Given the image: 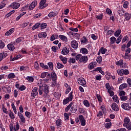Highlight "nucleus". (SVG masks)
I'll return each instance as SVG.
<instances>
[{
    "mask_svg": "<svg viewBox=\"0 0 131 131\" xmlns=\"http://www.w3.org/2000/svg\"><path fill=\"white\" fill-rule=\"evenodd\" d=\"M130 18H131L130 13H128L127 12L125 13V14H124V21H128V20H130Z\"/></svg>",
    "mask_w": 131,
    "mask_h": 131,
    "instance_id": "2eb2a0df",
    "label": "nucleus"
},
{
    "mask_svg": "<svg viewBox=\"0 0 131 131\" xmlns=\"http://www.w3.org/2000/svg\"><path fill=\"white\" fill-rule=\"evenodd\" d=\"M118 75L120 76H123V69L118 70H117Z\"/></svg>",
    "mask_w": 131,
    "mask_h": 131,
    "instance_id": "58836bf2",
    "label": "nucleus"
},
{
    "mask_svg": "<svg viewBox=\"0 0 131 131\" xmlns=\"http://www.w3.org/2000/svg\"><path fill=\"white\" fill-rule=\"evenodd\" d=\"M48 74H50L49 73H48V72H43L41 74V78H45L46 77V76L47 77V75H48Z\"/></svg>",
    "mask_w": 131,
    "mask_h": 131,
    "instance_id": "4d7b16f0",
    "label": "nucleus"
},
{
    "mask_svg": "<svg viewBox=\"0 0 131 131\" xmlns=\"http://www.w3.org/2000/svg\"><path fill=\"white\" fill-rule=\"evenodd\" d=\"M105 77L107 80H109L110 78H111V74L108 73V72H106L105 73Z\"/></svg>",
    "mask_w": 131,
    "mask_h": 131,
    "instance_id": "603ef678",
    "label": "nucleus"
},
{
    "mask_svg": "<svg viewBox=\"0 0 131 131\" xmlns=\"http://www.w3.org/2000/svg\"><path fill=\"white\" fill-rule=\"evenodd\" d=\"M122 63H123V60H120L116 62V65L117 66H120V67H121Z\"/></svg>",
    "mask_w": 131,
    "mask_h": 131,
    "instance_id": "a18cd8bd",
    "label": "nucleus"
},
{
    "mask_svg": "<svg viewBox=\"0 0 131 131\" xmlns=\"http://www.w3.org/2000/svg\"><path fill=\"white\" fill-rule=\"evenodd\" d=\"M57 15H58V13L57 12L52 11L49 13L48 17H49V18H53V17H56Z\"/></svg>",
    "mask_w": 131,
    "mask_h": 131,
    "instance_id": "a211bd4d",
    "label": "nucleus"
},
{
    "mask_svg": "<svg viewBox=\"0 0 131 131\" xmlns=\"http://www.w3.org/2000/svg\"><path fill=\"white\" fill-rule=\"evenodd\" d=\"M51 79L53 81H55V80H57V74H56V73L55 72H52L51 73Z\"/></svg>",
    "mask_w": 131,
    "mask_h": 131,
    "instance_id": "412c9836",
    "label": "nucleus"
},
{
    "mask_svg": "<svg viewBox=\"0 0 131 131\" xmlns=\"http://www.w3.org/2000/svg\"><path fill=\"white\" fill-rule=\"evenodd\" d=\"M40 26V24L39 23H36L35 24L33 27H32V30H35V29H38V28H39V26Z\"/></svg>",
    "mask_w": 131,
    "mask_h": 131,
    "instance_id": "e433bc0d",
    "label": "nucleus"
},
{
    "mask_svg": "<svg viewBox=\"0 0 131 131\" xmlns=\"http://www.w3.org/2000/svg\"><path fill=\"white\" fill-rule=\"evenodd\" d=\"M99 52L104 55L107 52V49L106 48H104V47H101V49L99 50Z\"/></svg>",
    "mask_w": 131,
    "mask_h": 131,
    "instance_id": "2f4dec72",
    "label": "nucleus"
},
{
    "mask_svg": "<svg viewBox=\"0 0 131 131\" xmlns=\"http://www.w3.org/2000/svg\"><path fill=\"white\" fill-rule=\"evenodd\" d=\"M80 53L83 55H88L89 54V50L85 48H82L80 49Z\"/></svg>",
    "mask_w": 131,
    "mask_h": 131,
    "instance_id": "4468645a",
    "label": "nucleus"
},
{
    "mask_svg": "<svg viewBox=\"0 0 131 131\" xmlns=\"http://www.w3.org/2000/svg\"><path fill=\"white\" fill-rule=\"evenodd\" d=\"M2 110L3 111V113H5V114H8L9 113V112H8V110L7 108L5 107V106L3 105L2 107Z\"/></svg>",
    "mask_w": 131,
    "mask_h": 131,
    "instance_id": "13d9d810",
    "label": "nucleus"
},
{
    "mask_svg": "<svg viewBox=\"0 0 131 131\" xmlns=\"http://www.w3.org/2000/svg\"><path fill=\"white\" fill-rule=\"evenodd\" d=\"M104 125V127L108 129V128H110L112 126V123L111 122L105 123Z\"/></svg>",
    "mask_w": 131,
    "mask_h": 131,
    "instance_id": "cd10ccee",
    "label": "nucleus"
},
{
    "mask_svg": "<svg viewBox=\"0 0 131 131\" xmlns=\"http://www.w3.org/2000/svg\"><path fill=\"white\" fill-rule=\"evenodd\" d=\"M9 128H10V131L15 130V127H14V124H13V123H11L9 124Z\"/></svg>",
    "mask_w": 131,
    "mask_h": 131,
    "instance_id": "09e8293b",
    "label": "nucleus"
},
{
    "mask_svg": "<svg viewBox=\"0 0 131 131\" xmlns=\"http://www.w3.org/2000/svg\"><path fill=\"white\" fill-rule=\"evenodd\" d=\"M105 88L106 89V90H107V92L114 89L113 86L110 85V83H105Z\"/></svg>",
    "mask_w": 131,
    "mask_h": 131,
    "instance_id": "5701e85b",
    "label": "nucleus"
},
{
    "mask_svg": "<svg viewBox=\"0 0 131 131\" xmlns=\"http://www.w3.org/2000/svg\"><path fill=\"white\" fill-rule=\"evenodd\" d=\"M20 128V124L18 122L15 123V125L14 126V131H18Z\"/></svg>",
    "mask_w": 131,
    "mask_h": 131,
    "instance_id": "7c9ffc66",
    "label": "nucleus"
},
{
    "mask_svg": "<svg viewBox=\"0 0 131 131\" xmlns=\"http://www.w3.org/2000/svg\"><path fill=\"white\" fill-rule=\"evenodd\" d=\"M15 74L12 73L8 75V78L9 79H13L15 77Z\"/></svg>",
    "mask_w": 131,
    "mask_h": 131,
    "instance_id": "5fc2aeb1",
    "label": "nucleus"
},
{
    "mask_svg": "<svg viewBox=\"0 0 131 131\" xmlns=\"http://www.w3.org/2000/svg\"><path fill=\"white\" fill-rule=\"evenodd\" d=\"M22 40H23V38L19 37L16 39V43H19V42H21Z\"/></svg>",
    "mask_w": 131,
    "mask_h": 131,
    "instance_id": "338daca9",
    "label": "nucleus"
},
{
    "mask_svg": "<svg viewBox=\"0 0 131 131\" xmlns=\"http://www.w3.org/2000/svg\"><path fill=\"white\" fill-rule=\"evenodd\" d=\"M37 6V1H33L31 4L29 6L28 5H26L25 7L22 8V10H27V8L29 7V10H30L31 11L33 10L34 8H35Z\"/></svg>",
    "mask_w": 131,
    "mask_h": 131,
    "instance_id": "f03ea898",
    "label": "nucleus"
},
{
    "mask_svg": "<svg viewBox=\"0 0 131 131\" xmlns=\"http://www.w3.org/2000/svg\"><path fill=\"white\" fill-rule=\"evenodd\" d=\"M88 40L86 39V37L85 36H83L82 39L81 40V43H84V45H86V43L88 42Z\"/></svg>",
    "mask_w": 131,
    "mask_h": 131,
    "instance_id": "4c0bfd02",
    "label": "nucleus"
},
{
    "mask_svg": "<svg viewBox=\"0 0 131 131\" xmlns=\"http://www.w3.org/2000/svg\"><path fill=\"white\" fill-rule=\"evenodd\" d=\"M27 68V66H26V67L21 66L19 68V71H25Z\"/></svg>",
    "mask_w": 131,
    "mask_h": 131,
    "instance_id": "0e129e2a",
    "label": "nucleus"
},
{
    "mask_svg": "<svg viewBox=\"0 0 131 131\" xmlns=\"http://www.w3.org/2000/svg\"><path fill=\"white\" fill-rule=\"evenodd\" d=\"M14 31H15V28H11L9 31H8L6 33H5V35H6L7 36H9L11 35V34H12V33H13Z\"/></svg>",
    "mask_w": 131,
    "mask_h": 131,
    "instance_id": "6ab92c4d",
    "label": "nucleus"
},
{
    "mask_svg": "<svg viewBox=\"0 0 131 131\" xmlns=\"http://www.w3.org/2000/svg\"><path fill=\"white\" fill-rule=\"evenodd\" d=\"M96 62L90 63L89 64L90 69H93V68H95V66L96 65Z\"/></svg>",
    "mask_w": 131,
    "mask_h": 131,
    "instance_id": "79ce46f5",
    "label": "nucleus"
},
{
    "mask_svg": "<svg viewBox=\"0 0 131 131\" xmlns=\"http://www.w3.org/2000/svg\"><path fill=\"white\" fill-rule=\"evenodd\" d=\"M110 41L111 45H113V43H115V41H116V38L114 36H112L110 38Z\"/></svg>",
    "mask_w": 131,
    "mask_h": 131,
    "instance_id": "c85d7f7f",
    "label": "nucleus"
},
{
    "mask_svg": "<svg viewBox=\"0 0 131 131\" xmlns=\"http://www.w3.org/2000/svg\"><path fill=\"white\" fill-rule=\"evenodd\" d=\"M39 38H42L43 37L44 38H46L47 36V33L46 32H40L38 34Z\"/></svg>",
    "mask_w": 131,
    "mask_h": 131,
    "instance_id": "dca6fc26",
    "label": "nucleus"
},
{
    "mask_svg": "<svg viewBox=\"0 0 131 131\" xmlns=\"http://www.w3.org/2000/svg\"><path fill=\"white\" fill-rule=\"evenodd\" d=\"M37 88L34 87L32 90V92L31 93V97H36L37 95H38V92H37Z\"/></svg>",
    "mask_w": 131,
    "mask_h": 131,
    "instance_id": "6e6552de",
    "label": "nucleus"
},
{
    "mask_svg": "<svg viewBox=\"0 0 131 131\" xmlns=\"http://www.w3.org/2000/svg\"><path fill=\"white\" fill-rule=\"evenodd\" d=\"M10 118H11L12 120H14L15 118V114L12 112H10V113L9 114Z\"/></svg>",
    "mask_w": 131,
    "mask_h": 131,
    "instance_id": "8fccbe9b",
    "label": "nucleus"
},
{
    "mask_svg": "<svg viewBox=\"0 0 131 131\" xmlns=\"http://www.w3.org/2000/svg\"><path fill=\"white\" fill-rule=\"evenodd\" d=\"M20 7V3L13 2L10 5V7L12 8L13 10H17Z\"/></svg>",
    "mask_w": 131,
    "mask_h": 131,
    "instance_id": "423d86ee",
    "label": "nucleus"
},
{
    "mask_svg": "<svg viewBox=\"0 0 131 131\" xmlns=\"http://www.w3.org/2000/svg\"><path fill=\"white\" fill-rule=\"evenodd\" d=\"M57 38H58L57 35H52L50 38V40H51V41H54V40H55V39H57Z\"/></svg>",
    "mask_w": 131,
    "mask_h": 131,
    "instance_id": "37998d69",
    "label": "nucleus"
},
{
    "mask_svg": "<svg viewBox=\"0 0 131 131\" xmlns=\"http://www.w3.org/2000/svg\"><path fill=\"white\" fill-rule=\"evenodd\" d=\"M113 99L116 103H119V100L118 99V96H117V95H114L113 97Z\"/></svg>",
    "mask_w": 131,
    "mask_h": 131,
    "instance_id": "c9c22d12",
    "label": "nucleus"
},
{
    "mask_svg": "<svg viewBox=\"0 0 131 131\" xmlns=\"http://www.w3.org/2000/svg\"><path fill=\"white\" fill-rule=\"evenodd\" d=\"M83 104L85 106V107H86L87 108H89V107H90L91 104H90V102H89V100H85L83 101Z\"/></svg>",
    "mask_w": 131,
    "mask_h": 131,
    "instance_id": "bb28decb",
    "label": "nucleus"
},
{
    "mask_svg": "<svg viewBox=\"0 0 131 131\" xmlns=\"http://www.w3.org/2000/svg\"><path fill=\"white\" fill-rule=\"evenodd\" d=\"M59 37L63 41H65L66 42H67V41H68V39H67V36H64L63 35H59Z\"/></svg>",
    "mask_w": 131,
    "mask_h": 131,
    "instance_id": "4be33fe9",
    "label": "nucleus"
},
{
    "mask_svg": "<svg viewBox=\"0 0 131 131\" xmlns=\"http://www.w3.org/2000/svg\"><path fill=\"white\" fill-rule=\"evenodd\" d=\"M76 61L78 63H82V64H85L89 61V57L86 55H83L81 54H78L76 57Z\"/></svg>",
    "mask_w": 131,
    "mask_h": 131,
    "instance_id": "f257e3e1",
    "label": "nucleus"
},
{
    "mask_svg": "<svg viewBox=\"0 0 131 131\" xmlns=\"http://www.w3.org/2000/svg\"><path fill=\"white\" fill-rule=\"evenodd\" d=\"M42 92L44 93L45 95H48L50 93V90H49V86L45 85L42 88Z\"/></svg>",
    "mask_w": 131,
    "mask_h": 131,
    "instance_id": "f8f14e48",
    "label": "nucleus"
},
{
    "mask_svg": "<svg viewBox=\"0 0 131 131\" xmlns=\"http://www.w3.org/2000/svg\"><path fill=\"white\" fill-rule=\"evenodd\" d=\"M46 3H47V0H41L39 4V9L42 10V9L47 8V7H48V4H45Z\"/></svg>",
    "mask_w": 131,
    "mask_h": 131,
    "instance_id": "20e7f679",
    "label": "nucleus"
},
{
    "mask_svg": "<svg viewBox=\"0 0 131 131\" xmlns=\"http://www.w3.org/2000/svg\"><path fill=\"white\" fill-rule=\"evenodd\" d=\"M61 54L64 56L68 55L69 54V49L67 48V47H64L61 51Z\"/></svg>",
    "mask_w": 131,
    "mask_h": 131,
    "instance_id": "ddd939ff",
    "label": "nucleus"
},
{
    "mask_svg": "<svg viewBox=\"0 0 131 131\" xmlns=\"http://www.w3.org/2000/svg\"><path fill=\"white\" fill-rule=\"evenodd\" d=\"M70 102H71L72 100H73V92H71L69 93V96L68 98H67Z\"/></svg>",
    "mask_w": 131,
    "mask_h": 131,
    "instance_id": "a878e982",
    "label": "nucleus"
},
{
    "mask_svg": "<svg viewBox=\"0 0 131 131\" xmlns=\"http://www.w3.org/2000/svg\"><path fill=\"white\" fill-rule=\"evenodd\" d=\"M59 59L62 61L63 64H66V63H67V58L66 57H63V56H60Z\"/></svg>",
    "mask_w": 131,
    "mask_h": 131,
    "instance_id": "c756f323",
    "label": "nucleus"
},
{
    "mask_svg": "<svg viewBox=\"0 0 131 131\" xmlns=\"http://www.w3.org/2000/svg\"><path fill=\"white\" fill-rule=\"evenodd\" d=\"M121 107L124 110H126L127 111H129L131 109V106H129V103H124L121 104Z\"/></svg>",
    "mask_w": 131,
    "mask_h": 131,
    "instance_id": "39448f33",
    "label": "nucleus"
},
{
    "mask_svg": "<svg viewBox=\"0 0 131 131\" xmlns=\"http://www.w3.org/2000/svg\"><path fill=\"white\" fill-rule=\"evenodd\" d=\"M104 115V112L102 111H100L97 115V117H101V116H103Z\"/></svg>",
    "mask_w": 131,
    "mask_h": 131,
    "instance_id": "bf43d9fd",
    "label": "nucleus"
},
{
    "mask_svg": "<svg viewBox=\"0 0 131 131\" xmlns=\"http://www.w3.org/2000/svg\"><path fill=\"white\" fill-rule=\"evenodd\" d=\"M27 80H28V81H30V82H33V81H34V79L33 78V77L31 76H27Z\"/></svg>",
    "mask_w": 131,
    "mask_h": 131,
    "instance_id": "3c124183",
    "label": "nucleus"
},
{
    "mask_svg": "<svg viewBox=\"0 0 131 131\" xmlns=\"http://www.w3.org/2000/svg\"><path fill=\"white\" fill-rule=\"evenodd\" d=\"M123 75H128L129 74V71L127 69H123Z\"/></svg>",
    "mask_w": 131,
    "mask_h": 131,
    "instance_id": "6e6d98bb",
    "label": "nucleus"
},
{
    "mask_svg": "<svg viewBox=\"0 0 131 131\" xmlns=\"http://www.w3.org/2000/svg\"><path fill=\"white\" fill-rule=\"evenodd\" d=\"M121 101H127L128 99V97L127 96L124 95L120 97Z\"/></svg>",
    "mask_w": 131,
    "mask_h": 131,
    "instance_id": "49530a36",
    "label": "nucleus"
},
{
    "mask_svg": "<svg viewBox=\"0 0 131 131\" xmlns=\"http://www.w3.org/2000/svg\"><path fill=\"white\" fill-rule=\"evenodd\" d=\"M130 121V119H129V118L128 117H125L124 119V123H123V126H126L127 125H128Z\"/></svg>",
    "mask_w": 131,
    "mask_h": 131,
    "instance_id": "f3484780",
    "label": "nucleus"
},
{
    "mask_svg": "<svg viewBox=\"0 0 131 131\" xmlns=\"http://www.w3.org/2000/svg\"><path fill=\"white\" fill-rule=\"evenodd\" d=\"M123 59H125V60H127L128 59H129V60H130V58H129V55H128V54H125L124 55L122 56Z\"/></svg>",
    "mask_w": 131,
    "mask_h": 131,
    "instance_id": "e2e57ef3",
    "label": "nucleus"
},
{
    "mask_svg": "<svg viewBox=\"0 0 131 131\" xmlns=\"http://www.w3.org/2000/svg\"><path fill=\"white\" fill-rule=\"evenodd\" d=\"M120 33H121V30H118L115 32L114 35H115V36H116V37H118V36H119V35H120Z\"/></svg>",
    "mask_w": 131,
    "mask_h": 131,
    "instance_id": "f704fd0d",
    "label": "nucleus"
},
{
    "mask_svg": "<svg viewBox=\"0 0 131 131\" xmlns=\"http://www.w3.org/2000/svg\"><path fill=\"white\" fill-rule=\"evenodd\" d=\"M8 56V54L7 52H2L0 53V61H2L3 59H4V58H6Z\"/></svg>",
    "mask_w": 131,
    "mask_h": 131,
    "instance_id": "aec40b11",
    "label": "nucleus"
},
{
    "mask_svg": "<svg viewBox=\"0 0 131 131\" xmlns=\"http://www.w3.org/2000/svg\"><path fill=\"white\" fill-rule=\"evenodd\" d=\"M34 67L36 70H38L39 69V64L37 62H35L34 63Z\"/></svg>",
    "mask_w": 131,
    "mask_h": 131,
    "instance_id": "864d4df0",
    "label": "nucleus"
},
{
    "mask_svg": "<svg viewBox=\"0 0 131 131\" xmlns=\"http://www.w3.org/2000/svg\"><path fill=\"white\" fill-rule=\"evenodd\" d=\"M7 48L8 49V50H9V51H14V50H15V47L14 46V45L12 43H9L7 45Z\"/></svg>",
    "mask_w": 131,
    "mask_h": 131,
    "instance_id": "393cba45",
    "label": "nucleus"
},
{
    "mask_svg": "<svg viewBox=\"0 0 131 131\" xmlns=\"http://www.w3.org/2000/svg\"><path fill=\"white\" fill-rule=\"evenodd\" d=\"M111 108L114 111H119V107H118V105L116 103H113L112 104Z\"/></svg>",
    "mask_w": 131,
    "mask_h": 131,
    "instance_id": "9b49d317",
    "label": "nucleus"
},
{
    "mask_svg": "<svg viewBox=\"0 0 131 131\" xmlns=\"http://www.w3.org/2000/svg\"><path fill=\"white\" fill-rule=\"evenodd\" d=\"M5 48V43L3 40H0V49H4Z\"/></svg>",
    "mask_w": 131,
    "mask_h": 131,
    "instance_id": "69168bd1",
    "label": "nucleus"
},
{
    "mask_svg": "<svg viewBox=\"0 0 131 131\" xmlns=\"http://www.w3.org/2000/svg\"><path fill=\"white\" fill-rule=\"evenodd\" d=\"M50 79H51V74H48V75H47L46 78L44 79L43 80L46 82H48V81H49Z\"/></svg>",
    "mask_w": 131,
    "mask_h": 131,
    "instance_id": "de8ad7c7",
    "label": "nucleus"
},
{
    "mask_svg": "<svg viewBox=\"0 0 131 131\" xmlns=\"http://www.w3.org/2000/svg\"><path fill=\"white\" fill-rule=\"evenodd\" d=\"M47 25L46 23L42 24L40 26L41 29H45V28H47Z\"/></svg>",
    "mask_w": 131,
    "mask_h": 131,
    "instance_id": "774afa93",
    "label": "nucleus"
},
{
    "mask_svg": "<svg viewBox=\"0 0 131 131\" xmlns=\"http://www.w3.org/2000/svg\"><path fill=\"white\" fill-rule=\"evenodd\" d=\"M40 66L43 69H49V67L47 65H45L43 63H40Z\"/></svg>",
    "mask_w": 131,
    "mask_h": 131,
    "instance_id": "c03bdc74",
    "label": "nucleus"
},
{
    "mask_svg": "<svg viewBox=\"0 0 131 131\" xmlns=\"http://www.w3.org/2000/svg\"><path fill=\"white\" fill-rule=\"evenodd\" d=\"M127 86V84L126 83H123L119 86V90H123L124 89H126V88Z\"/></svg>",
    "mask_w": 131,
    "mask_h": 131,
    "instance_id": "ea45409f",
    "label": "nucleus"
},
{
    "mask_svg": "<svg viewBox=\"0 0 131 131\" xmlns=\"http://www.w3.org/2000/svg\"><path fill=\"white\" fill-rule=\"evenodd\" d=\"M72 105H73V102H71L69 105H68L67 107L65 109V111L66 112H68V111H69V110H70V108H71L72 107Z\"/></svg>",
    "mask_w": 131,
    "mask_h": 131,
    "instance_id": "473e14b6",
    "label": "nucleus"
},
{
    "mask_svg": "<svg viewBox=\"0 0 131 131\" xmlns=\"http://www.w3.org/2000/svg\"><path fill=\"white\" fill-rule=\"evenodd\" d=\"M15 88L16 89H18L19 91H21V92L23 91H25L26 90V86L24 85H20V84L16 83L15 84Z\"/></svg>",
    "mask_w": 131,
    "mask_h": 131,
    "instance_id": "0eeeda50",
    "label": "nucleus"
},
{
    "mask_svg": "<svg viewBox=\"0 0 131 131\" xmlns=\"http://www.w3.org/2000/svg\"><path fill=\"white\" fill-rule=\"evenodd\" d=\"M71 45L73 49H77L78 48V43H77V41L75 40H72Z\"/></svg>",
    "mask_w": 131,
    "mask_h": 131,
    "instance_id": "1a4fd4ad",
    "label": "nucleus"
},
{
    "mask_svg": "<svg viewBox=\"0 0 131 131\" xmlns=\"http://www.w3.org/2000/svg\"><path fill=\"white\" fill-rule=\"evenodd\" d=\"M78 83L80 84V85H82V86L85 87L86 85V81L83 78H79L77 80Z\"/></svg>",
    "mask_w": 131,
    "mask_h": 131,
    "instance_id": "7ed1b4c3",
    "label": "nucleus"
},
{
    "mask_svg": "<svg viewBox=\"0 0 131 131\" xmlns=\"http://www.w3.org/2000/svg\"><path fill=\"white\" fill-rule=\"evenodd\" d=\"M77 111V105H73L71 108V112L72 113H75Z\"/></svg>",
    "mask_w": 131,
    "mask_h": 131,
    "instance_id": "b1692460",
    "label": "nucleus"
},
{
    "mask_svg": "<svg viewBox=\"0 0 131 131\" xmlns=\"http://www.w3.org/2000/svg\"><path fill=\"white\" fill-rule=\"evenodd\" d=\"M17 115L23 123H25V122H26V120L25 118L24 117V116H23V114H22L21 113H19V112H18L17 113Z\"/></svg>",
    "mask_w": 131,
    "mask_h": 131,
    "instance_id": "9d476101",
    "label": "nucleus"
},
{
    "mask_svg": "<svg viewBox=\"0 0 131 131\" xmlns=\"http://www.w3.org/2000/svg\"><path fill=\"white\" fill-rule=\"evenodd\" d=\"M56 125L57 126H60V125H61L62 124V120H61V119H57L56 121Z\"/></svg>",
    "mask_w": 131,
    "mask_h": 131,
    "instance_id": "a19ab883",
    "label": "nucleus"
},
{
    "mask_svg": "<svg viewBox=\"0 0 131 131\" xmlns=\"http://www.w3.org/2000/svg\"><path fill=\"white\" fill-rule=\"evenodd\" d=\"M64 67V65H63L61 63H60L59 62H58L57 64V68L58 69H61V68H63Z\"/></svg>",
    "mask_w": 131,
    "mask_h": 131,
    "instance_id": "052dcab7",
    "label": "nucleus"
},
{
    "mask_svg": "<svg viewBox=\"0 0 131 131\" xmlns=\"http://www.w3.org/2000/svg\"><path fill=\"white\" fill-rule=\"evenodd\" d=\"M96 97L99 103H102L103 102V99L102 98V96H101V95L97 94Z\"/></svg>",
    "mask_w": 131,
    "mask_h": 131,
    "instance_id": "72a5a7b5",
    "label": "nucleus"
},
{
    "mask_svg": "<svg viewBox=\"0 0 131 131\" xmlns=\"http://www.w3.org/2000/svg\"><path fill=\"white\" fill-rule=\"evenodd\" d=\"M102 56H98L96 61L98 63H102Z\"/></svg>",
    "mask_w": 131,
    "mask_h": 131,
    "instance_id": "680f3d73",
    "label": "nucleus"
}]
</instances>
